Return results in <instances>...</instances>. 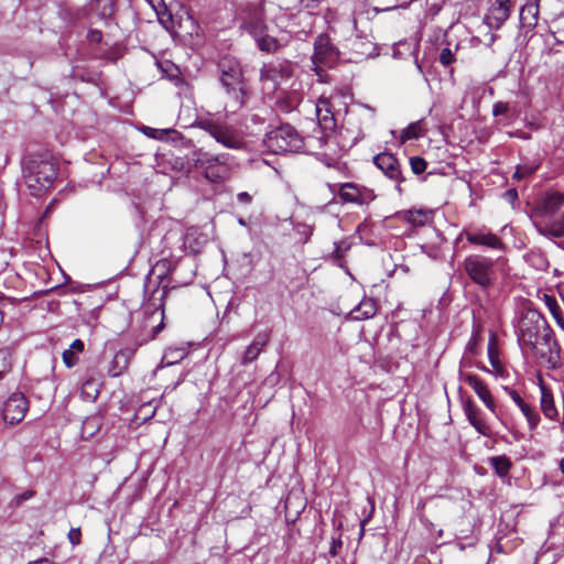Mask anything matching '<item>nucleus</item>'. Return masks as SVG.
<instances>
[{"label":"nucleus","mask_w":564,"mask_h":564,"mask_svg":"<svg viewBox=\"0 0 564 564\" xmlns=\"http://www.w3.org/2000/svg\"><path fill=\"white\" fill-rule=\"evenodd\" d=\"M503 391L520 409L521 413L527 419L530 430H534L540 422V416L535 408L528 403L517 390L510 387H503Z\"/></svg>","instance_id":"dca6fc26"},{"label":"nucleus","mask_w":564,"mask_h":564,"mask_svg":"<svg viewBox=\"0 0 564 564\" xmlns=\"http://www.w3.org/2000/svg\"><path fill=\"white\" fill-rule=\"evenodd\" d=\"M410 165L414 174H421L426 170V162L420 156H412L410 159Z\"/></svg>","instance_id":"4c0bfd02"},{"label":"nucleus","mask_w":564,"mask_h":564,"mask_svg":"<svg viewBox=\"0 0 564 564\" xmlns=\"http://www.w3.org/2000/svg\"><path fill=\"white\" fill-rule=\"evenodd\" d=\"M237 200L240 204L248 205V204L251 203L252 196L249 193H247V192H240V193L237 194Z\"/></svg>","instance_id":"603ef678"},{"label":"nucleus","mask_w":564,"mask_h":564,"mask_svg":"<svg viewBox=\"0 0 564 564\" xmlns=\"http://www.w3.org/2000/svg\"><path fill=\"white\" fill-rule=\"evenodd\" d=\"M269 335L267 333H260L258 334L252 343L246 348L242 357H241V364L243 366H247L254 361L258 356L261 354L262 349L268 345L269 343Z\"/></svg>","instance_id":"a211bd4d"},{"label":"nucleus","mask_w":564,"mask_h":564,"mask_svg":"<svg viewBox=\"0 0 564 564\" xmlns=\"http://www.w3.org/2000/svg\"><path fill=\"white\" fill-rule=\"evenodd\" d=\"M538 12L539 9L536 4L530 3L522 7L520 11V22L525 33L530 32L536 25Z\"/></svg>","instance_id":"b1692460"},{"label":"nucleus","mask_w":564,"mask_h":564,"mask_svg":"<svg viewBox=\"0 0 564 564\" xmlns=\"http://www.w3.org/2000/svg\"><path fill=\"white\" fill-rule=\"evenodd\" d=\"M346 150L334 131V116L319 118V126L313 135L307 137L306 153L323 155L330 160L340 156Z\"/></svg>","instance_id":"39448f33"},{"label":"nucleus","mask_w":564,"mask_h":564,"mask_svg":"<svg viewBox=\"0 0 564 564\" xmlns=\"http://www.w3.org/2000/svg\"><path fill=\"white\" fill-rule=\"evenodd\" d=\"M373 163L388 178L398 183L397 188L400 192V184L404 178L399 160L391 153L382 152L373 158Z\"/></svg>","instance_id":"2eb2a0df"},{"label":"nucleus","mask_w":564,"mask_h":564,"mask_svg":"<svg viewBox=\"0 0 564 564\" xmlns=\"http://www.w3.org/2000/svg\"><path fill=\"white\" fill-rule=\"evenodd\" d=\"M541 300L556 321L557 325L564 329L563 310L557 300L553 295H549L546 293L542 295Z\"/></svg>","instance_id":"a878e982"},{"label":"nucleus","mask_w":564,"mask_h":564,"mask_svg":"<svg viewBox=\"0 0 564 564\" xmlns=\"http://www.w3.org/2000/svg\"><path fill=\"white\" fill-rule=\"evenodd\" d=\"M463 269L481 290L490 289L497 279L495 260L482 254H469L463 261Z\"/></svg>","instance_id":"6e6552de"},{"label":"nucleus","mask_w":564,"mask_h":564,"mask_svg":"<svg viewBox=\"0 0 564 564\" xmlns=\"http://www.w3.org/2000/svg\"><path fill=\"white\" fill-rule=\"evenodd\" d=\"M80 530L79 529H72L69 532H68V539H69V542L73 544V545H77L80 543Z\"/></svg>","instance_id":"de8ad7c7"},{"label":"nucleus","mask_w":564,"mask_h":564,"mask_svg":"<svg viewBox=\"0 0 564 564\" xmlns=\"http://www.w3.org/2000/svg\"><path fill=\"white\" fill-rule=\"evenodd\" d=\"M329 112V101L325 98H319L316 104L317 118H324L325 116H328Z\"/></svg>","instance_id":"ea45409f"},{"label":"nucleus","mask_w":564,"mask_h":564,"mask_svg":"<svg viewBox=\"0 0 564 564\" xmlns=\"http://www.w3.org/2000/svg\"><path fill=\"white\" fill-rule=\"evenodd\" d=\"M257 45L262 52L271 53L275 52L280 44L276 37H256Z\"/></svg>","instance_id":"473e14b6"},{"label":"nucleus","mask_w":564,"mask_h":564,"mask_svg":"<svg viewBox=\"0 0 564 564\" xmlns=\"http://www.w3.org/2000/svg\"><path fill=\"white\" fill-rule=\"evenodd\" d=\"M278 74H279V72L276 70V68L271 65H264L261 68V79L264 82L271 80L273 83H276Z\"/></svg>","instance_id":"e433bc0d"},{"label":"nucleus","mask_w":564,"mask_h":564,"mask_svg":"<svg viewBox=\"0 0 564 564\" xmlns=\"http://www.w3.org/2000/svg\"><path fill=\"white\" fill-rule=\"evenodd\" d=\"M463 411L469 424L481 435L488 436L490 427L482 419L481 410L475 404L471 398L463 400Z\"/></svg>","instance_id":"f3484780"},{"label":"nucleus","mask_w":564,"mask_h":564,"mask_svg":"<svg viewBox=\"0 0 564 564\" xmlns=\"http://www.w3.org/2000/svg\"><path fill=\"white\" fill-rule=\"evenodd\" d=\"M488 354H489L490 364L494 367L495 372L497 375H502V372H503L502 366H501V364L499 361V358H498L497 354L494 352V350L491 349L490 346H489V349H488Z\"/></svg>","instance_id":"79ce46f5"},{"label":"nucleus","mask_w":564,"mask_h":564,"mask_svg":"<svg viewBox=\"0 0 564 564\" xmlns=\"http://www.w3.org/2000/svg\"><path fill=\"white\" fill-rule=\"evenodd\" d=\"M489 465L494 468L495 473L501 478L506 477L511 468V462L505 455L490 457Z\"/></svg>","instance_id":"c85d7f7f"},{"label":"nucleus","mask_w":564,"mask_h":564,"mask_svg":"<svg viewBox=\"0 0 564 564\" xmlns=\"http://www.w3.org/2000/svg\"><path fill=\"white\" fill-rule=\"evenodd\" d=\"M558 467H560V470L562 471V474L564 476V457L560 460Z\"/></svg>","instance_id":"4d7b16f0"},{"label":"nucleus","mask_w":564,"mask_h":564,"mask_svg":"<svg viewBox=\"0 0 564 564\" xmlns=\"http://www.w3.org/2000/svg\"><path fill=\"white\" fill-rule=\"evenodd\" d=\"M459 379L467 383L484 402L486 408L499 419L495 399L487 384L479 377L469 372H460Z\"/></svg>","instance_id":"ddd939ff"},{"label":"nucleus","mask_w":564,"mask_h":564,"mask_svg":"<svg viewBox=\"0 0 564 564\" xmlns=\"http://www.w3.org/2000/svg\"><path fill=\"white\" fill-rule=\"evenodd\" d=\"M34 496V491L26 490L15 497L17 505H20L29 499H31Z\"/></svg>","instance_id":"3c124183"},{"label":"nucleus","mask_w":564,"mask_h":564,"mask_svg":"<svg viewBox=\"0 0 564 564\" xmlns=\"http://www.w3.org/2000/svg\"><path fill=\"white\" fill-rule=\"evenodd\" d=\"M503 198L513 204L518 199V192L514 188H510L503 193Z\"/></svg>","instance_id":"8fccbe9b"},{"label":"nucleus","mask_w":564,"mask_h":564,"mask_svg":"<svg viewBox=\"0 0 564 564\" xmlns=\"http://www.w3.org/2000/svg\"><path fill=\"white\" fill-rule=\"evenodd\" d=\"M405 218L408 223L412 224L413 226L421 227L429 221L430 216L426 212L423 210H410L408 212Z\"/></svg>","instance_id":"2f4dec72"},{"label":"nucleus","mask_w":564,"mask_h":564,"mask_svg":"<svg viewBox=\"0 0 564 564\" xmlns=\"http://www.w3.org/2000/svg\"><path fill=\"white\" fill-rule=\"evenodd\" d=\"M454 57H453V53L449 48H444L442 50L441 54H440V62L443 64V65H449L452 62H453Z\"/></svg>","instance_id":"c03bdc74"},{"label":"nucleus","mask_w":564,"mask_h":564,"mask_svg":"<svg viewBox=\"0 0 564 564\" xmlns=\"http://www.w3.org/2000/svg\"><path fill=\"white\" fill-rule=\"evenodd\" d=\"M134 350L135 348L118 351L109 364L108 375L113 378L121 376L128 369Z\"/></svg>","instance_id":"6ab92c4d"},{"label":"nucleus","mask_w":564,"mask_h":564,"mask_svg":"<svg viewBox=\"0 0 564 564\" xmlns=\"http://www.w3.org/2000/svg\"><path fill=\"white\" fill-rule=\"evenodd\" d=\"M94 39H95L96 45H98V46L101 45L102 37H94Z\"/></svg>","instance_id":"13d9d810"},{"label":"nucleus","mask_w":564,"mask_h":564,"mask_svg":"<svg viewBox=\"0 0 564 564\" xmlns=\"http://www.w3.org/2000/svg\"><path fill=\"white\" fill-rule=\"evenodd\" d=\"M84 341L75 339L70 346L63 351L62 359L67 368H73L79 360V355L84 351Z\"/></svg>","instance_id":"5701e85b"},{"label":"nucleus","mask_w":564,"mask_h":564,"mask_svg":"<svg viewBox=\"0 0 564 564\" xmlns=\"http://www.w3.org/2000/svg\"><path fill=\"white\" fill-rule=\"evenodd\" d=\"M28 410V400L22 393H13L3 404V419L9 424H15L23 420Z\"/></svg>","instance_id":"4468645a"},{"label":"nucleus","mask_w":564,"mask_h":564,"mask_svg":"<svg viewBox=\"0 0 564 564\" xmlns=\"http://www.w3.org/2000/svg\"><path fill=\"white\" fill-rule=\"evenodd\" d=\"M376 194L373 189L368 188L366 186L358 187V203L357 205H368L369 203L376 199Z\"/></svg>","instance_id":"72a5a7b5"},{"label":"nucleus","mask_w":564,"mask_h":564,"mask_svg":"<svg viewBox=\"0 0 564 564\" xmlns=\"http://www.w3.org/2000/svg\"><path fill=\"white\" fill-rule=\"evenodd\" d=\"M518 343L524 354H530L539 365L555 368L560 362V347L546 319L535 308L521 311L516 325Z\"/></svg>","instance_id":"f257e3e1"},{"label":"nucleus","mask_w":564,"mask_h":564,"mask_svg":"<svg viewBox=\"0 0 564 564\" xmlns=\"http://www.w3.org/2000/svg\"><path fill=\"white\" fill-rule=\"evenodd\" d=\"M358 187L356 183L347 182L340 185L338 196L345 203H358Z\"/></svg>","instance_id":"cd10ccee"},{"label":"nucleus","mask_w":564,"mask_h":564,"mask_svg":"<svg viewBox=\"0 0 564 564\" xmlns=\"http://www.w3.org/2000/svg\"><path fill=\"white\" fill-rule=\"evenodd\" d=\"M491 7L496 9H509V13L511 12L510 0H494Z\"/></svg>","instance_id":"09e8293b"},{"label":"nucleus","mask_w":564,"mask_h":564,"mask_svg":"<svg viewBox=\"0 0 564 564\" xmlns=\"http://www.w3.org/2000/svg\"><path fill=\"white\" fill-rule=\"evenodd\" d=\"M98 427L99 423L96 420L88 419L84 421L82 430L83 438L88 440L89 437H91L95 434L96 430H98Z\"/></svg>","instance_id":"c9c22d12"},{"label":"nucleus","mask_w":564,"mask_h":564,"mask_svg":"<svg viewBox=\"0 0 564 564\" xmlns=\"http://www.w3.org/2000/svg\"><path fill=\"white\" fill-rule=\"evenodd\" d=\"M532 223L536 231L547 239L564 238V193H543L535 204Z\"/></svg>","instance_id":"f03ea898"},{"label":"nucleus","mask_w":564,"mask_h":564,"mask_svg":"<svg viewBox=\"0 0 564 564\" xmlns=\"http://www.w3.org/2000/svg\"><path fill=\"white\" fill-rule=\"evenodd\" d=\"M509 9H496L490 6L488 12L484 18V22L489 28V30H499L501 25L509 18Z\"/></svg>","instance_id":"4be33fe9"},{"label":"nucleus","mask_w":564,"mask_h":564,"mask_svg":"<svg viewBox=\"0 0 564 564\" xmlns=\"http://www.w3.org/2000/svg\"><path fill=\"white\" fill-rule=\"evenodd\" d=\"M540 403H541V410L547 419H550V420L557 419L558 412L555 408L553 395L544 387H541Z\"/></svg>","instance_id":"393cba45"},{"label":"nucleus","mask_w":564,"mask_h":564,"mask_svg":"<svg viewBox=\"0 0 564 564\" xmlns=\"http://www.w3.org/2000/svg\"><path fill=\"white\" fill-rule=\"evenodd\" d=\"M28 564H54L51 560L43 557L36 561L29 562Z\"/></svg>","instance_id":"5fc2aeb1"},{"label":"nucleus","mask_w":564,"mask_h":564,"mask_svg":"<svg viewBox=\"0 0 564 564\" xmlns=\"http://www.w3.org/2000/svg\"><path fill=\"white\" fill-rule=\"evenodd\" d=\"M197 127L207 132L218 143L227 149L239 150L245 145L241 134L234 127L224 121L212 118H202L197 121Z\"/></svg>","instance_id":"1a4fd4ad"},{"label":"nucleus","mask_w":564,"mask_h":564,"mask_svg":"<svg viewBox=\"0 0 564 564\" xmlns=\"http://www.w3.org/2000/svg\"><path fill=\"white\" fill-rule=\"evenodd\" d=\"M422 134L423 130L421 121L412 122L402 131L401 141L405 142L408 140L419 139Z\"/></svg>","instance_id":"7c9ffc66"},{"label":"nucleus","mask_w":564,"mask_h":564,"mask_svg":"<svg viewBox=\"0 0 564 564\" xmlns=\"http://www.w3.org/2000/svg\"><path fill=\"white\" fill-rule=\"evenodd\" d=\"M377 313V303L373 299L364 297L361 302L350 313L354 321H365L373 317Z\"/></svg>","instance_id":"412c9836"},{"label":"nucleus","mask_w":564,"mask_h":564,"mask_svg":"<svg viewBox=\"0 0 564 564\" xmlns=\"http://www.w3.org/2000/svg\"><path fill=\"white\" fill-rule=\"evenodd\" d=\"M478 348V339L475 335H473L466 344L465 347V356H475L477 354Z\"/></svg>","instance_id":"37998d69"},{"label":"nucleus","mask_w":564,"mask_h":564,"mask_svg":"<svg viewBox=\"0 0 564 564\" xmlns=\"http://www.w3.org/2000/svg\"><path fill=\"white\" fill-rule=\"evenodd\" d=\"M335 249L333 251V257L335 260H341L348 247L343 248V242H335Z\"/></svg>","instance_id":"49530a36"},{"label":"nucleus","mask_w":564,"mask_h":564,"mask_svg":"<svg viewBox=\"0 0 564 564\" xmlns=\"http://www.w3.org/2000/svg\"><path fill=\"white\" fill-rule=\"evenodd\" d=\"M341 546H343V541L340 539V535L333 536L330 544H329V550H328L329 555L332 557H336L339 554V550L341 549Z\"/></svg>","instance_id":"a19ab883"},{"label":"nucleus","mask_w":564,"mask_h":564,"mask_svg":"<svg viewBox=\"0 0 564 564\" xmlns=\"http://www.w3.org/2000/svg\"><path fill=\"white\" fill-rule=\"evenodd\" d=\"M227 154H212L203 149L194 150L188 162L210 183H220L229 177Z\"/></svg>","instance_id":"0eeeda50"},{"label":"nucleus","mask_w":564,"mask_h":564,"mask_svg":"<svg viewBox=\"0 0 564 564\" xmlns=\"http://www.w3.org/2000/svg\"><path fill=\"white\" fill-rule=\"evenodd\" d=\"M463 236L473 246L499 251L505 250V243L502 242L501 238L487 228L465 229L460 234V237Z\"/></svg>","instance_id":"f8f14e48"},{"label":"nucleus","mask_w":564,"mask_h":564,"mask_svg":"<svg viewBox=\"0 0 564 564\" xmlns=\"http://www.w3.org/2000/svg\"><path fill=\"white\" fill-rule=\"evenodd\" d=\"M509 110V106L507 102L498 101L494 105L492 113L494 116L505 115Z\"/></svg>","instance_id":"a18cd8bd"},{"label":"nucleus","mask_w":564,"mask_h":564,"mask_svg":"<svg viewBox=\"0 0 564 564\" xmlns=\"http://www.w3.org/2000/svg\"><path fill=\"white\" fill-rule=\"evenodd\" d=\"M221 73L220 82L229 95L239 106L243 105L245 85L242 83V70L239 63L231 58H223L219 64Z\"/></svg>","instance_id":"9d476101"},{"label":"nucleus","mask_w":564,"mask_h":564,"mask_svg":"<svg viewBox=\"0 0 564 564\" xmlns=\"http://www.w3.org/2000/svg\"><path fill=\"white\" fill-rule=\"evenodd\" d=\"M122 55V48L119 45H113L107 52H100L99 56L108 61H117Z\"/></svg>","instance_id":"58836bf2"},{"label":"nucleus","mask_w":564,"mask_h":564,"mask_svg":"<svg viewBox=\"0 0 564 564\" xmlns=\"http://www.w3.org/2000/svg\"><path fill=\"white\" fill-rule=\"evenodd\" d=\"M263 144L274 154L306 153L307 137H302L293 126L283 123L265 133Z\"/></svg>","instance_id":"423d86ee"},{"label":"nucleus","mask_w":564,"mask_h":564,"mask_svg":"<svg viewBox=\"0 0 564 564\" xmlns=\"http://www.w3.org/2000/svg\"><path fill=\"white\" fill-rule=\"evenodd\" d=\"M536 170H538V165H533V164L519 165L513 174V178L521 181V180L532 175Z\"/></svg>","instance_id":"f704fd0d"},{"label":"nucleus","mask_w":564,"mask_h":564,"mask_svg":"<svg viewBox=\"0 0 564 564\" xmlns=\"http://www.w3.org/2000/svg\"><path fill=\"white\" fill-rule=\"evenodd\" d=\"M373 121L375 111L368 106L347 111L340 128L337 129L334 123V131L341 142V148L347 151L356 145Z\"/></svg>","instance_id":"20e7f679"},{"label":"nucleus","mask_w":564,"mask_h":564,"mask_svg":"<svg viewBox=\"0 0 564 564\" xmlns=\"http://www.w3.org/2000/svg\"><path fill=\"white\" fill-rule=\"evenodd\" d=\"M167 291L162 290L161 294L158 299H150L149 302L144 305V313L154 316L155 314H160V323L153 326L152 337H155L163 329V321H164V303L163 300L166 295Z\"/></svg>","instance_id":"aec40b11"},{"label":"nucleus","mask_w":564,"mask_h":564,"mask_svg":"<svg viewBox=\"0 0 564 564\" xmlns=\"http://www.w3.org/2000/svg\"><path fill=\"white\" fill-rule=\"evenodd\" d=\"M94 386V381L91 380H86L84 383H83V387H82V394H87L88 397H91V398H95L98 393L97 390H95V394H90L88 392V389L91 388Z\"/></svg>","instance_id":"864d4df0"},{"label":"nucleus","mask_w":564,"mask_h":564,"mask_svg":"<svg viewBox=\"0 0 564 564\" xmlns=\"http://www.w3.org/2000/svg\"><path fill=\"white\" fill-rule=\"evenodd\" d=\"M88 35L95 36V35H102V30L98 29H91L88 33Z\"/></svg>","instance_id":"6e6d98bb"},{"label":"nucleus","mask_w":564,"mask_h":564,"mask_svg":"<svg viewBox=\"0 0 564 564\" xmlns=\"http://www.w3.org/2000/svg\"><path fill=\"white\" fill-rule=\"evenodd\" d=\"M242 31L249 35H262L265 30V25L262 19L258 15L251 17L242 24Z\"/></svg>","instance_id":"c756f323"},{"label":"nucleus","mask_w":564,"mask_h":564,"mask_svg":"<svg viewBox=\"0 0 564 564\" xmlns=\"http://www.w3.org/2000/svg\"><path fill=\"white\" fill-rule=\"evenodd\" d=\"M22 171L25 185L34 196L50 189L57 177V167L47 154L28 155L23 160Z\"/></svg>","instance_id":"7ed1b4c3"},{"label":"nucleus","mask_w":564,"mask_h":564,"mask_svg":"<svg viewBox=\"0 0 564 564\" xmlns=\"http://www.w3.org/2000/svg\"><path fill=\"white\" fill-rule=\"evenodd\" d=\"M338 57L339 52L330 42V37H316L314 43L313 64L315 65L314 69L322 82L325 80L322 75V66L333 67L337 63Z\"/></svg>","instance_id":"9b49d317"},{"label":"nucleus","mask_w":564,"mask_h":564,"mask_svg":"<svg viewBox=\"0 0 564 564\" xmlns=\"http://www.w3.org/2000/svg\"><path fill=\"white\" fill-rule=\"evenodd\" d=\"M89 6L100 19L105 20V23H108V19L113 13L115 0H90Z\"/></svg>","instance_id":"bb28decb"}]
</instances>
